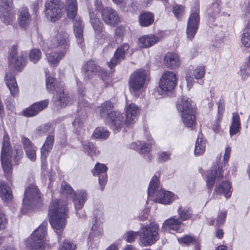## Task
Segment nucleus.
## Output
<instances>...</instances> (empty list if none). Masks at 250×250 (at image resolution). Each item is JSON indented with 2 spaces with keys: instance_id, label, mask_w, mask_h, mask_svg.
<instances>
[{
  "instance_id": "nucleus-58",
  "label": "nucleus",
  "mask_w": 250,
  "mask_h": 250,
  "mask_svg": "<svg viewBox=\"0 0 250 250\" xmlns=\"http://www.w3.org/2000/svg\"><path fill=\"white\" fill-rule=\"evenodd\" d=\"M226 217V212H221L217 218L216 225L219 226L223 224L225 221Z\"/></svg>"
},
{
  "instance_id": "nucleus-12",
  "label": "nucleus",
  "mask_w": 250,
  "mask_h": 250,
  "mask_svg": "<svg viewBox=\"0 0 250 250\" xmlns=\"http://www.w3.org/2000/svg\"><path fill=\"white\" fill-rule=\"evenodd\" d=\"M200 17L197 8L194 11H192L188 18L187 27V35L188 39L192 40L195 36L199 27Z\"/></svg>"
},
{
  "instance_id": "nucleus-41",
  "label": "nucleus",
  "mask_w": 250,
  "mask_h": 250,
  "mask_svg": "<svg viewBox=\"0 0 250 250\" xmlns=\"http://www.w3.org/2000/svg\"><path fill=\"white\" fill-rule=\"evenodd\" d=\"M179 220L181 221L190 219L192 216V209L189 207H180L178 210Z\"/></svg>"
},
{
  "instance_id": "nucleus-21",
  "label": "nucleus",
  "mask_w": 250,
  "mask_h": 250,
  "mask_svg": "<svg viewBox=\"0 0 250 250\" xmlns=\"http://www.w3.org/2000/svg\"><path fill=\"white\" fill-rule=\"evenodd\" d=\"M73 24V31L75 34L78 43L83 47V24L80 17L78 16L74 18L71 19Z\"/></svg>"
},
{
  "instance_id": "nucleus-50",
  "label": "nucleus",
  "mask_w": 250,
  "mask_h": 250,
  "mask_svg": "<svg viewBox=\"0 0 250 250\" xmlns=\"http://www.w3.org/2000/svg\"><path fill=\"white\" fill-rule=\"evenodd\" d=\"M205 67L204 66H198L193 71V76L196 79H202L205 75Z\"/></svg>"
},
{
  "instance_id": "nucleus-30",
  "label": "nucleus",
  "mask_w": 250,
  "mask_h": 250,
  "mask_svg": "<svg viewBox=\"0 0 250 250\" xmlns=\"http://www.w3.org/2000/svg\"><path fill=\"white\" fill-rule=\"evenodd\" d=\"M164 62L169 68L175 69L179 67L180 60L179 56L173 52L167 53L164 58Z\"/></svg>"
},
{
  "instance_id": "nucleus-45",
  "label": "nucleus",
  "mask_w": 250,
  "mask_h": 250,
  "mask_svg": "<svg viewBox=\"0 0 250 250\" xmlns=\"http://www.w3.org/2000/svg\"><path fill=\"white\" fill-rule=\"evenodd\" d=\"M83 147L84 151L90 156H96L99 153V151L97 150L96 147L90 142H87L83 144Z\"/></svg>"
},
{
  "instance_id": "nucleus-62",
  "label": "nucleus",
  "mask_w": 250,
  "mask_h": 250,
  "mask_svg": "<svg viewBox=\"0 0 250 250\" xmlns=\"http://www.w3.org/2000/svg\"><path fill=\"white\" fill-rule=\"evenodd\" d=\"M231 124L241 125L240 117L239 114L236 112L233 113L232 114Z\"/></svg>"
},
{
  "instance_id": "nucleus-48",
  "label": "nucleus",
  "mask_w": 250,
  "mask_h": 250,
  "mask_svg": "<svg viewBox=\"0 0 250 250\" xmlns=\"http://www.w3.org/2000/svg\"><path fill=\"white\" fill-rule=\"evenodd\" d=\"M76 245L68 240H65L60 245L59 250H75Z\"/></svg>"
},
{
  "instance_id": "nucleus-36",
  "label": "nucleus",
  "mask_w": 250,
  "mask_h": 250,
  "mask_svg": "<svg viewBox=\"0 0 250 250\" xmlns=\"http://www.w3.org/2000/svg\"><path fill=\"white\" fill-rule=\"evenodd\" d=\"M230 189V184L229 182H223L215 188L214 193L219 195L223 194L226 198L229 199L231 194Z\"/></svg>"
},
{
  "instance_id": "nucleus-14",
  "label": "nucleus",
  "mask_w": 250,
  "mask_h": 250,
  "mask_svg": "<svg viewBox=\"0 0 250 250\" xmlns=\"http://www.w3.org/2000/svg\"><path fill=\"white\" fill-rule=\"evenodd\" d=\"M176 75L172 72L167 71L162 76L159 85V88L163 91H170L176 85Z\"/></svg>"
},
{
  "instance_id": "nucleus-43",
  "label": "nucleus",
  "mask_w": 250,
  "mask_h": 250,
  "mask_svg": "<svg viewBox=\"0 0 250 250\" xmlns=\"http://www.w3.org/2000/svg\"><path fill=\"white\" fill-rule=\"evenodd\" d=\"M109 132L103 127H97L93 133V137L96 139H106L109 135Z\"/></svg>"
},
{
  "instance_id": "nucleus-5",
  "label": "nucleus",
  "mask_w": 250,
  "mask_h": 250,
  "mask_svg": "<svg viewBox=\"0 0 250 250\" xmlns=\"http://www.w3.org/2000/svg\"><path fill=\"white\" fill-rule=\"evenodd\" d=\"M62 194L73 199L77 216L81 218L84 217L85 214L82 210V208L87 200V194L86 192L83 190L80 191L76 193L71 187L66 182L62 183Z\"/></svg>"
},
{
  "instance_id": "nucleus-63",
  "label": "nucleus",
  "mask_w": 250,
  "mask_h": 250,
  "mask_svg": "<svg viewBox=\"0 0 250 250\" xmlns=\"http://www.w3.org/2000/svg\"><path fill=\"white\" fill-rule=\"evenodd\" d=\"M220 1L219 0H216L212 3L213 14H217L219 13L220 10Z\"/></svg>"
},
{
  "instance_id": "nucleus-27",
  "label": "nucleus",
  "mask_w": 250,
  "mask_h": 250,
  "mask_svg": "<svg viewBox=\"0 0 250 250\" xmlns=\"http://www.w3.org/2000/svg\"><path fill=\"white\" fill-rule=\"evenodd\" d=\"M54 142V136L48 135L41 148L42 161L45 162L46 159L52 149Z\"/></svg>"
},
{
  "instance_id": "nucleus-55",
  "label": "nucleus",
  "mask_w": 250,
  "mask_h": 250,
  "mask_svg": "<svg viewBox=\"0 0 250 250\" xmlns=\"http://www.w3.org/2000/svg\"><path fill=\"white\" fill-rule=\"evenodd\" d=\"M242 43L246 47H250V34L248 32H245L241 38Z\"/></svg>"
},
{
  "instance_id": "nucleus-15",
  "label": "nucleus",
  "mask_w": 250,
  "mask_h": 250,
  "mask_svg": "<svg viewBox=\"0 0 250 250\" xmlns=\"http://www.w3.org/2000/svg\"><path fill=\"white\" fill-rule=\"evenodd\" d=\"M26 55L21 52L19 55L15 50L12 51L9 55V64L13 66L17 70H21L26 64Z\"/></svg>"
},
{
  "instance_id": "nucleus-52",
  "label": "nucleus",
  "mask_w": 250,
  "mask_h": 250,
  "mask_svg": "<svg viewBox=\"0 0 250 250\" xmlns=\"http://www.w3.org/2000/svg\"><path fill=\"white\" fill-rule=\"evenodd\" d=\"M178 240L180 244L188 245L194 243L196 241V239L195 237L190 235H185L181 238H178Z\"/></svg>"
},
{
  "instance_id": "nucleus-57",
  "label": "nucleus",
  "mask_w": 250,
  "mask_h": 250,
  "mask_svg": "<svg viewBox=\"0 0 250 250\" xmlns=\"http://www.w3.org/2000/svg\"><path fill=\"white\" fill-rule=\"evenodd\" d=\"M241 125L232 124L229 128V133L230 136H233L236 134L240 131Z\"/></svg>"
},
{
  "instance_id": "nucleus-49",
  "label": "nucleus",
  "mask_w": 250,
  "mask_h": 250,
  "mask_svg": "<svg viewBox=\"0 0 250 250\" xmlns=\"http://www.w3.org/2000/svg\"><path fill=\"white\" fill-rule=\"evenodd\" d=\"M239 74L242 79L245 80L250 75V65L245 64L241 66L239 71Z\"/></svg>"
},
{
  "instance_id": "nucleus-44",
  "label": "nucleus",
  "mask_w": 250,
  "mask_h": 250,
  "mask_svg": "<svg viewBox=\"0 0 250 250\" xmlns=\"http://www.w3.org/2000/svg\"><path fill=\"white\" fill-rule=\"evenodd\" d=\"M76 83L78 86L79 92L80 93L81 97L79 100V105L80 107L86 106L88 104L87 101L84 99L83 97L84 95V89L83 87L82 83L78 80L76 79Z\"/></svg>"
},
{
  "instance_id": "nucleus-18",
  "label": "nucleus",
  "mask_w": 250,
  "mask_h": 250,
  "mask_svg": "<svg viewBox=\"0 0 250 250\" xmlns=\"http://www.w3.org/2000/svg\"><path fill=\"white\" fill-rule=\"evenodd\" d=\"M140 113V109L135 104H130L126 106L125 120V124L126 126H130L133 124L137 119Z\"/></svg>"
},
{
  "instance_id": "nucleus-19",
  "label": "nucleus",
  "mask_w": 250,
  "mask_h": 250,
  "mask_svg": "<svg viewBox=\"0 0 250 250\" xmlns=\"http://www.w3.org/2000/svg\"><path fill=\"white\" fill-rule=\"evenodd\" d=\"M32 21L31 16L27 7L20 8L17 12V21L21 28L25 29L28 27Z\"/></svg>"
},
{
  "instance_id": "nucleus-16",
  "label": "nucleus",
  "mask_w": 250,
  "mask_h": 250,
  "mask_svg": "<svg viewBox=\"0 0 250 250\" xmlns=\"http://www.w3.org/2000/svg\"><path fill=\"white\" fill-rule=\"evenodd\" d=\"M129 45L127 43H124L119 46L115 50L114 56L108 62V66L112 69L117 64L123 61L125 58V55L129 49Z\"/></svg>"
},
{
  "instance_id": "nucleus-60",
  "label": "nucleus",
  "mask_w": 250,
  "mask_h": 250,
  "mask_svg": "<svg viewBox=\"0 0 250 250\" xmlns=\"http://www.w3.org/2000/svg\"><path fill=\"white\" fill-rule=\"evenodd\" d=\"M83 125V121L79 118H75V120L73 122V125L78 130H79L80 129L82 128Z\"/></svg>"
},
{
  "instance_id": "nucleus-29",
  "label": "nucleus",
  "mask_w": 250,
  "mask_h": 250,
  "mask_svg": "<svg viewBox=\"0 0 250 250\" xmlns=\"http://www.w3.org/2000/svg\"><path fill=\"white\" fill-rule=\"evenodd\" d=\"M159 41V38L156 35L149 34L144 36L138 40L139 46L142 48H148Z\"/></svg>"
},
{
  "instance_id": "nucleus-6",
  "label": "nucleus",
  "mask_w": 250,
  "mask_h": 250,
  "mask_svg": "<svg viewBox=\"0 0 250 250\" xmlns=\"http://www.w3.org/2000/svg\"><path fill=\"white\" fill-rule=\"evenodd\" d=\"M47 222H43L35 229L25 241L26 248L33 250L41 249L47 250V245L44 242V238L47 233Z\"/></svg>"
},
{
  "instance_id": "nucleus-22",
  "label": "nucleus",
  "mask_w": 250,
  "mask_h": 250,
  "mask_svg": "<svg viewBox=\"0 0 250 250\" xmlns=\"http://www.w3.org/2000/svg\"><path fill=\"white\" fill-rule=\"evenodd\" d=\"M21 143L27 157L32 161H35L36 160V146L28 138L24 136L21 137Z\"/></svg>"
},
{
  "instance_id": "nucleus-51",
  "label": "nucleus",
  "mask_w": 250,
  "mask_h": 250,
  "mask_svg": "<svg viewBox=\"0 0 250 250\" xmlns=\"http://www.w3.org/2000/svg\"><path fill=\"white\" fill-rule=\"evenodd\" d=\"M146 136L147 141H149V143H147L146 144H144L141 146L140 149V152L142 154L149 152V151L150 150V145L152 144V143L151 142L152 137L151 135H150L149 133H146Z\"/></svg>"
},
{
  "instance_id": "nucleus-53",
  "label": "nucleus",
  "mask_w": 250,
  "mask_h": 250,
  "mask_svg": "<svg viewBox=\"0 0 250 250\" xmlns=\"http://www.w3.org/2000/svg\"><path fill=\"white\" fill-rule=\"evenodd\" d=\"M138 234V231H129L125 234V239L128 243H132Z\"/></svg>"
},
{
  "instance_id": "nucleus-35",
  "label": "nucleus",
  "mask_w": 250,
  "mask_h": 250,
  "mask_svg": "<svg viewBox=\"0 0 250 250\" xmlns=\"http://www.w3.org/2000/svg\"><path fill=\"white\" fill-rule=\"evenodd\" d=\"M66 10L67 16L70 19L79 16L77 14L78 5L76 0H66Z\"/></svg>"
},
{
  "instance_id": "nucleus-64",
  "label": "nucleus",
  "mask_w": 250,
  "mask_h": 250,
  "mask_svg": "<svg viewBox=\"0 0 250 250\" xmlns=\"http://www.w3.org/2000/svg\"><path fill=\"white\" fill-rule=\"evenodd\" d=\"M230 152H231L230 147L229 146L226 147V150H225V154L224 155V161L225 164H226L228 162V161L229 158Z\"/></svg>"
},
{
  "instance_id": "nucleus-61",
  "label": "nucleus",
  "mask_w": 250,
  "mask_h": 250,
  "mask_svg": "<svg viewBox=\"0 0 250 250\" xmlns=\"http://www.w3.org/2000/svg\"><path fill=\"white\" fill-rule=\"evenodd\" d=\"M149 210L148 208L143 209L140 214L139 218L142 221L146 220L149 215Z\"/></svg>"
},
{
  "instance_id": "nucleus-1",
  "label": "nucleus",
  "mask_w": 250,
  "mask_h": 250,
  "mask_svg": "<svg viewBox=\"0 0 250 250\" xmlns=\"http://www.w3.org/2000/svg\"><path fill=\"white\" fill-rule=\"evenodd\" d=\"M66 210L65 204L57 199L53 200L49 206L48 214L50 224L59 235L62 233L66 224Z\"/></svg>"
},
{
  "instance_id": "nucleus-28",
  "label": "nucleus",
  "mask_w": 250,
  "mask_h": 250,
  "mask_svg": "<svg viewBox=\"0 0 250 250\" xmlns=\"http://www.w3.org/2000/svg\"><path fill=\"white\" fill-rule=\"evenodd\" d=\"M5 81L11 95L13 97L17 96L19 94V88L14 74L10 72L6 73Z\"/></svg>"
},
{
  "instance_id": "nucleus-2",
  "label": "nucleus",
  "mask_w": 250,
  "mask_h": 250,
  "mask_svg": "<svg viewBox=\"0 0 250 250\" xmlns=\"http://www.w3.org/2000/svg\"><path fill=\"white\" fill-rule=\"evenodd\" d=\"M114 107L109 101L104 102L100 106V113L102 118L106 119V123L113 130L119 131L123 125L124 116L120 112L112 111Z\"/></svg>"
},
{
  "instance_id": "nucleus-39",
  "label": "nucleus",
  "mask_w": 250,
  "mask_h": 250,
  "mask_svg": "<svg viewBox=\"0 0 250 250\" xmlns=\"http://www.w3.org/2000/svg\"><path fill=\"white\" fill-rule=\"evenodd\" d=\"M0 19L1 21L6 25L12 23V16L8 8L4 7L2 5L0 7Z\"/></svg>"
},
{
  "instance_id": "nucleus-38",
  "label": "nucleus",
  "mask_w": 250,
  "mask_h": 250,
  "mask_svg": "<svg viewBox=\"0 0 250 250\" xmlns=\"http://www.w3.org/2000/svg\"><path fill=\"white\" fill-rule=\"evenodd\" d=\"M154 15L150 12H144L139 16V23L141 26L146 27L152 24L154 21Z\"/></svg>"
},
{
  "instance_id": "nucleus-13",
  "label": "nucleus",
  "mask_w": 250,
  "mask_h": 250,
  "mask_svg": "<svg viewBox=\"0 0 250 250\" xmlns=\"http://www.w3.org/2000/svg\"><path fill=\"white\" fill-rule=\"evenodd\" d=\"M51 46L53 48L60 47L65 51L69 46V35L65 31H61L54 36L51 40Z\"/></svg>"
},
{
  "instance_id": "nucleus-42",
  "label": "nucleus",
  "mask_w": 250,
  "mask_h": 250,
  "mask_svg": "<svg viewBox=\"0 0 250 250\" xmlns=\"http://www.w3.org/2000/svg\"><path fill=\"white\" fill-rule=\"evenodd\" d=\"M60 85H63V84L61 83H58L56 82L55 79L52 77H48L46 80V89L49 92L54 91L55 93H56V90L59 91Z\"/></svg>"
},
{
  "instance_id": "nucleus-56",
  "label": "nucleus",
  "mask_w": 250,
  "mask_h": 250,
  "mask_svg": "<svg viewBox=\"0 0 250 250\" xmlns=\"http://www.w3.org/2000/svg\"><path fill=\"white\" fill-rule=\"evenodd\" d=\"M7 224L8 220L6 218L5 214L1 211H0V229H5Z\"/></svg>"
},
{
  "instance_id": "nucleus-46",
  "label": "nucleus",
  "mask_w": 250,
  "mask_h": 250,
  "mask_svg": "<svg viewBox=\"0 0 250 250\" xmlns=\"http://www.w3.org/2000/svg\"><path fill=\"white\" fill-rule=\"evenodd\" d=\"M42 52L40 49H33L29 54V60L34 63H37L42 57Z\"/></svg>"
},
{
  "instance_id": "nucleus-24",
  "label": "nucleus",
  "mask_w": 250,
  "mask_h": 250,
  "mask_svg": "<svg viewBox=\"0 0 250 250\" xmlns=\"http://www.w3.org/2000/svg\"><path fill=\"white\" fill-rule=\"evenodd\" d=\"M43 50L46 54V57L48 62L52 64L58 63L62 58L64 56L65 51H61L59 52H56L51 51L48 48L45 43L43 42L42 44Z\"/></svg>"
},
{
  "instance_id": "nucleus-32",
  "label": "nucleus",
  "mask_w": 250,
  "mask_h": 250,
  "mask_svg": "<svg viewBox=\"0 0 250 250\" xmlns=\"http://www.w3.org/2000/svg\"><path fill=\"white\" fill-rule=\"evenodd\" d=\"M98 69V66L94 61H88L83 68L85 79L89 80L92 78L97 72Z\"/></svg>"
},
{
  "instance_id": "nucleus-9",
  "label": "nucleus",
  "mask_w": 250,
  "mask_h": 250,
  "mask_svg": "<svg viewBox=\"0 0 250 250\" xmlns=\"http://www.w3.org/2000/svg\"><path fill=\"white\" fill-rule=\"evenodd\" d=\"M63 4L59 0H47L45 3V14L52 21H56L62 15Z\"/></svg>"
},
{
  "instance_id": "nucleus-47",
  "label": "nucleus",
  "mask_w": 250,
  "mask_h": 250,
  "mask_svg": "<svg viewBox=\"0 0 250 250\" xmlns=\"http://www.w3.org/2000/svg\"><path fill=\"white\" fill-rule=\"evenodd\" d=\"M173 13L177 19H181L185 14V7L182 5L175 4L173 8Z\"/></svg>"
},
{
  "instance_id": "nucleus-26",
  "label": "nucleus",
  "mask_w": 250,
  "mask_h": 250,
  "mask_svg": "<svg viewBox=\"0 0 250 250\" xmlns=\"http://www.w3.org/2000/svg\"><path fill=\"white\" fill-rule=\"evenodd\" d=\"M48 100H45L33 104L30 107L25 110L23 114L26 117H32L37 115L39 112L46 107L48 104Z\"/></svg>"
},
{
  "instance_id": "nucleus-59",
  "label": "nucleus",
  "mask_w": 250,
  "mask_h": 250,
  "mask_svg": "<svg viewBox=\"0 0 250 250\" xmlns=\"http://www.w3.org/2000/svg\"><path fill=\"white\" fill-rule=\"evenodd\" d=\"M171 154L167 152L160 153L159 155V160L161 162H165L169 159Z\"/></svg>"
},
{
  "instance_id": "nucleus-3",
  "label": "nucleus",
  "mask_w": 250,
  "mask_h": 250,
  "mask_svg": "<svg viewBox=\"0 0 250 250\" xmlns=\"http://www.w3.org/2000/svg\"><path fill=\"white\" fill-rule=\"evenodd\" d=\"M147 193L149 198L156 197L153 199L155 202L166 205L169 204L177 198L171 192L160 188L158 178L156 175L153 176L150 182Z\"/></svg>"
},
{
  "instance_id": "nucleus-17",
  "label": "nucleus",
  "mask_w": 250,
  "mask_h": 250,
  "mask_svg": "<svg viewBox=\"0 0 250 250\" xmlns=\"http://www.w3.org/2000/svg\"><path fill=\"white\" fill-rule=\"evenodd\" d=\"M103 20L110 26H114L119 21V17L117 12L113 9L106 7L101 11Z\"/></svg>"
},
{
  "instance_id": "nucleus-7",
  "label": "nucleus",
  "mask_w": 250,
  "mask_h": 250,
  "mask_svg": "<svg viewBox=\"0 0 250 250\" xmlns=\"http://www.w3.org/2000/svg\"><path fill=\"white\" fill-rule=\"evenodd\" d=\"M140 244L143 246H151L158 240V226L154 223L141 224L139 232Z\"/></svg>"
},
{
  "instance_id": "nucleus-54",
  "label": "nucleus",
  "mask_w": 250,
  "mask_h": 250,
  "mask_svg": "<svg viewBox=\"0 0 250 250\" xmlns=\"http://www.w3.org/2000/svg\"><path fill=\"white\" fill-rule=\"evenodd\" d=\"M50 129V125L49 124H44L39 126L37 129V133L40 135L45 134Z\"/></svg>"
},
{
  "instance_id": "nucleus-33",
  "label": "nucleus",
  "mask_w": 250,
  "mask_h": 250,
  "mask_svg": "<svg viewBox=\"0 0 250 250\" xmlns=\"http://www.w3.org/2000/svg\"><path fill=\"white\" fill-rule=\"evenodd\" d=\"M0 197L4 202H9L13 199L12 192L7 183L0 182Z\"/></svg>"
},
{
  "instance_id": "nucleus-11",
  "label": "nucleus",
  "mask_w": 250,
  "mask_h": 250,
  "mask_svg": "<svg viewBox=\"0 0 250 250\" xmlns=\"http://www.w3.org/2000/svg\"><path fill=\"white\" fill-rule=\"evenodd\" d=\"M41 198V193L38 188L34 186L28 187L25 191L23 199V204L26 208L39 202Z\"/></svg>"
},
{
  "instance_id": "nucleus-37",
  "label": "nucleus",
  "mask_w": 250,
  "mask_h": 250,
  "mask_svg": "<svg viewBox=\"0 0 250 250\" xmlns=\"http://www.w3.org/2000/svg\"><path fill=\"white\" fill-rule=\"evenodd\" d=\"M103 232L102 222L98 221V216H95V223L93 224L90 232L89 239H94Z\"/></svg>"
},
{
  "instance_id": "nucleus-8",
  "label": "nucleus",
  "mask_w": 250,
  "mask_h": 250,
  "mask_svg": "<svg viewBox=\"0 0 250 250\" xmlns=\"http://www.w3.org/2000/svg\"><path fill=\"white\" fill-rule=\"evenodd\" d=\"M11 152L10 149V144L8 142H3L1 152V163L2 167L6 174V178L9 182L12 181L11 176L12 165L11 164Z\"/></svg>"
},
{
  "instance_id": "nucleus-20",
  "label": "nucleus",
  "mask_w": 250,
  "mask_h": 250,
  "mask_svg": "<svg viewBox=\"0 0 250 250\" xmlns=\"http://www.w3.org/2000/svg\"><path fill=\"white\" fill-rule=\"evenodd\" d=\"M107 170V167L105 165L97 163L92 171L93 175H99V184L102 191L104 190V187L106 184L107 178L106 174Z\"/></svg>"
},
{
  "instance_id": "nucleus-40",
  "label": "nucleus",
  "mask_w": 250,
  "mask_h": 250,
  "mask_svg": "<svg viewBox=\"0 0 250 250\" xmlns=\"http://www.w3.org/2000/svg\"><path fill=\"white\" fill-rule=\"evenodd\" d=\"M203 134H199L198 137L196 140L194 154L195 155H199L203 154L206 148L205 141L202 138Z\"/></svg>"
},
{
  "instance_id": "nucleus-23",
  "label": "nucleus",
  "mask_w": 250,
  "mask_h": 250,
  "mask_svg": "<svg viewBox=\"0 0 250 250\" xmlns=\"http://www.w3.org/2000/svg\"><path fill=\"white\" fill-rule=\"evenodd\" d=\"M59 91L56 90L53 97V101L57 106L61 107L66 106L70 102V98L64 92L63 85H60Z\"/></svg>"
},
{
  "instance_id": "nucleus-31",
  "label": "nucleus",
  "mask_w": 250,
  "mask_h": 250,
  "mask_svg": "<svg viewBox=\"0 0 250 250\" xmlns=\"http://www.w3.org/2000/svg\"><path fill=\"white\" fill-rule=\"evenodd\" d=\"M90 22L96 35L100 34L103 29V24L98 18V13H95L93 10H89Z\"/></svg>"
},
{
  "instance_id": "nucleus-25",
  "label": "nucleus",
  "mask_w": 250,
  "mask_h": 250,
  "mask_svg": "<svg viewBox=\"0 0 250 250\" xmlns=\"http://www.w3.org/2000/svg\"><path fill=\"white\" fill-rule=\"evenodd\" d=\"M182 222L174 217L167 219L163 224L162 229L164 231L171 232L172 231L179 232L181 230Z\"/></svg>"
},
{
  "instance_id": "nucleus-34",
  "label": "nucleus",
  "mask_w": 250,
  "mask_h": 250,
  "mask_svg": "<svg viewBox=\"0 0 250 250\" xmlns=\"http://www.w3.org/2000/svg\"><path fill=\"white\" fill-rule=\"evenodd\" d=\"M218 178L223 177V171L222 168H218L217 170L212 169L208 173L207 179L206 181L207 186L209 190H211L215 183L216 177Z\"/></svg>"
},
{
  "instance_id": "nucleus-10",
  "label": "nucleus",
  "mask_w": 250,
  "mask_h": 250,
  "mask_svg": "<svg viewBox=\"0 0 250 250\" xmlns=\"http://www.w3.org/2000/svg\"><path fill=\"white\" fill-rule=\"evenodd\" d=\"M146 76V71L142 69L137 70L130 75L129 85L131 92H136L143 88Z\"/></svg>"
},
{
  "instance_id": "nucleus-4",
  "label": "nucleus",
  "mask_w": 250,
  "mask_h": 250,
  "mask_svg": "<svg viewBox=\"0 0 250 250\" xmlns=\"http://www.w3.org/2000/svg\"><path fill=\"white\" fill-rule=\"evenodd\" d=\"M190 100L187 97H182L177 104V109L181 112L183 124L188 128L193 129L196 124L195 112L193 110Z\"/></svg>"
}]
</instances>
